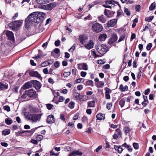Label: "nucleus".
I'll return each mask as SVG.
<instances>
[{"label": "nucleus", "instance_id": "f257e3e1", "mask_svg": "<svg viewBox=\"0 0 156 156\" xmlns=\"http://www.w3.org/2000/svg\"><path fill=\"white\" fill-rule=\"evenodd\" d=\"M45 14L41 12H34L30 14L28 16L32 22L39 23L44 20Z\"/></svg>", "mask_w": 156, "mask_h": 156}, {"label": "nucleus", "instance_id": "f03ea898", "mask_svg": "<svg viewBox=\"0 0 156 156\" xmlns=\"http://www.w3.org/2000/svg\"><path fill=\"white\" fill-rule=\"evenodd\" d=\"M45 14L41 12H34L30 14L28 16L32 22L39 23L44 20Z\"/></svg>", "mask_w": 156, "mask_h": 156}, {"label": "nucleus", "instance_id": "7ed1b4c3", "mask_svg": "<svg viewBox=\"0 0 156 156\" xmlns=\"http://www.w3.org/2000/svg\"><path fill=\"white\" fill-rule=\"evenodd\" d=\"M37 94L36 91L33 89H30L28 90H25L21 96L22 98H26L28 97L32 99L37 98Z\"/></svg>", "mask_w": 156, "mask_h": 156}, {"label": "nucleus", "instance_id": "20e7f679", "mask_svg": "<svg viewBox=\"0 0 156 156\" xmlns=\"http://www.w3.org/2000/svg\"><path fill=\"white\" fill-rule=\"evenodd\" d=\"M42 114H30L26 116L28 120L33 122H37L40 121Z\"/></svg>", "mask_w": 156, "mask_h": 156}, {"label": "nucleus", "instance_id": "39448f33", "mask_svg": "<svg viewBox=\"0 0 156 156\" xmlns=\"http://www.w3.org/2000/svg\"><path fill=\"white\" fill-rule=\"evenodd\" d=\"M23 23V20L14 21L9 23V26L12 30H19L20 27L22 25Z\"/></svg>", "mask_w": 156, "mask_h": 156}, {"label": "nucleus", "instance_id": "423d86ee", "mask_svg": "<svg viewBox=\"0 0 156 156\" xmlns=\"http://www.w3.org/2000/svg\"><path fill=\"white\" fill-rule=\"evenodd\" d=\"M108 47L104 44L98 45L96 48V50L101 55L105 54L107 51Z\"/></svg>", "mask_w": 156, "mask_h": 156}, {"label": "nucleus", "instance_id": "0eeeda50", "mask_svg": "<svg viewBox=\"0 0 156 156\" xmlns=\"http://www.w3.org/2000/svg\"><path fill=\"white\" fill-rule=\"evenodd\" d=\"M92 28L93 30L97 33L101 32L103 29L102 26L100 24L97 23L93 24Z\"/></svg>", "mask_w": 156, "mask_h": 156}, {"label": "nucleus", "instance_id": "6e6552de", "mask_svg": "<svg viewBox=\"0 0 156 156\" xmlns=\"http://www.w3.org/2000/svg\"><path fill=\"white\" fill-rule=\"evenodd\" d=\"M4 33L6 35L9 40H11L12 41H14L13 34L12 31L8 30L4 31Z\"/></svg>", "mask_w": 156, "mask_h": 156}, {"label": "nucleus", "instance_id": "1a4fd4ad", "mask_svg": "<svg viewBox=\"0 0 156 156\" xmlns=\"http://www.w3.org/2000/svg\"><path fill=\"white\" fill-rule=\"evenodd\" d=\"M83 45L86 48L90 50L93 48L94 43L92 40H90L87 43H85Z\"/></svg>", "mask_w": 156, "mask_h": 156}, {"label": "nucleus", "instance_id": "9d476101", "mask_svg": "<svg viewBox=\"0 0 156 156\" xmlns=\"http://www.w3.org/2000/svg\"><path fill=\"white\" fill-rule=\"evenodd\" d=\"M115 13V12H113L111 10L105 9L104 12L105 15L107 16V18H110L112 17L114 14Z\"/></svg>", "mask_w": 156, "mask_h": 156}, {"label": "nucleus", "instance_id": "9b49d317", "mask_svg": "<svg viewBox=\"0 0 156 156\" xmlns=\"http://www.w3.org/2000/svg\"><path fill=\"white\" fill-rule=\"evenodd\" d=\"M118 37L117 34H113L112 35L111 37L109 40L108 43L109 44H112L115 42L117 40Z\"/></svg>", "mask_w": 156, "mask_h": 156}, {"label": "nucleus", "instance_id": "f8f14e48", "mask_svg": "<svg viewBox=\"0 0 156 156\" xmlns=\"http://www.w3.org/2000/svg\"><path fill=\"white\" fill-rule=\"evenodd\" d=\"M29 75L32 76H34L39 78H41V76L38 72L31 70L29 73Z\"/></svg>", "mask_w": 156, "mask_h": 156}, {"label": "nucleus", "instance_id": "ddd939ff", "mask_svg": "<svg viewBox=\"0 0 156 156\" xmlns=\"http://www.w3.org/2000/svg\"><path fill=\"white\" fill-rule=\"evenodd\" d=\"M78 68L79 69H83L85 70H87L88 69L87 65L85 63L78 64Z\"/></svg>", "mask_w": 156, "mask_h": 156}, {"label": "nucleus", "instance_id": "4468645a", "mask_svg": "<svg viewBox=\"0 0 156 156\" xmlns=\"http://www.w3.org/2000/svg\"><path fill=\"white\" fill-rule=\"evenodd\" d=\"M117 22L116 19H113L109 21L107 23V26L108 27H112L115 25Z\"/></svg>", "mask_w": 156, "mask_h": 156}, {"label": "nucleus", "instance_id": "2eb2a0df", "mask_svg": "<svg viewBox=\"0 0 156 156\" xmlns=\"http://www.w3.org/2000/svg\"><path fill=\"white\" fill-rule=\"evenodd\" d=\"M33 84L34 87L37 90H39L41 87V83L38 81L34 80Z\"/></svg>", "mask_w": 156, "mask_h": 156}, {"label": "nucleus", "instance_id": "dca6fc26", "mask_svg": "<svg viewBox=\"0 0 156 156\" xmlns=\"http://www.w3.org/2000/svg\"><path fill=\"white\" fill-rule=\"evenodd\" d=\"M55 121L54 116L53 115H48L47 118V122L48 123L51 124L53 123Z\"/></svg>", "mask_w": 156, "mask_h": 156}, {"label": "nucleus", "instance_id": "f3484780", "mask_svg": "<svg viewBox=\"0 0 156 156\" xmlns=\"http://www.w3.org/2000/svg\"><path fill=\"white\" fill-rule=\"evenodd\" d=\"M107 37L106 34L103 33L101 34L98 37V40L100 41H105Z\"/></svg>", "mask_w": 156, "mask_h": 156}, {"label": "nucleus", "instance_id": "a211bd4d", "mask_svg": "<svg viewBox=\"0 0 156 156\" xmlns=\"http://www.w3.org/2000/svg\"><path fill=\"white\" fill-rule=\"evenodd\" d=\"M79 39L80 43L84 44L86 42L87 38L83 35H80V36Z\"/></svg>", "mask_w": 156, "mask_h": 156}, {"label": "nucleus", "instance_id": "6ab92c4d", "mask_svg": "<svg viewBox=\"0 0 156 156\" xmlns=\"http://www.w3.org/2000/svg\"><path fill=\"white\" fill-rule=\"evenodd\" d=\"M31 19H30L29 17H28V16L25 20V26L26 27L27 29L29 28L30 24V22H32L31 21Z\"/></svg>", "mask_w": 156, "mask_h": 156}, {"label": "nucleus", "instance_id": "aec40b11", "mask_svg": "<svg viewBox=\"0 0 156 156\" xmlns=\"http://www.w3.org/2000/svg\"><path fill=\"white\" fill-rule=\"evenodd\" d=\"M56 5V4L55 3L53 2L50 3L46 6V8L48 10H51Z\"/></svg>", "mask_w": 156, "mask_h": 156}, {"label": "nucleus", "instance_id": "412c9836", "mask_svg": "<svg viewBox=\"0 0 156 156\" xmlns=\"http://www.w3.org/2000/svg\"><path fill=\"white\" fill-rule=\"evenodd\" d=\"M111 93V91L110 89L108 88H106L105 92V96L106 99H109L110 98V96L109 93Z\"/></svg>", "mask_w": 156, "mask_h": 156}, {"label": "nucleus", "instance_id": "4be33fe9", "mask_svg": "<svg viewBox=\"0 0 156 156\" xmlns=\"http://www.w3.org/2000/svg\"><path fill=\"white\" fill-rule=\"evenodd\" d=\"M32 87V83L29 82H27L26 83L23 87V88L24 90L28 89Z\"/></svg>", "mask_w": 156, "mask_h": 156}, {"label": "nucleus", "instance_id": "5701e85b", "mask_svg": "<svg viewBox=\"0 0 156 156\" xmlns=\"http://www.w3.org/2000/svg\"><path fill=\"white\" fill-rule=\"evenodd\" d=\"M96 117L97 120H103L105 119V115L101 113H98Z\"/></svg>", "mask_w": 156, "mask_h": 156}, {"label": "nucleus", "instance_id": "b1692460", "mask_svg": "<svg viewBox=\"0 0 156 156\" xmlns=\"http://www.w3.org/2000/svg\"><path fill=\"white\" fill-rule=\"evenodd\" d=\"M121 147V146L114 145V146L115 150L119 153H121L123 150V149Z\"/></svg>", "mask_w": 156, "mask_h": 156}, {"label": "nucleus", "instance_id": "393cba45", "mask_svg": "<svg viewBox=\"0 0 156 156\" xmlns=\"http://www.w3.org/2000/svg\"><path fill=\"white\" fill-rule=\"evenodd\" d=\"M37 3L39 4H44L48 3L49 0H35Z\"/></svg>", "mask_w": 156, "mask_h": 156}, {"label": "nucleus", "instance_id": "a878e982", "mask_svg": "<svg viewBox=\"0 0 156 156\" xmlns=\"http://www.w3.org/2000/svg\"><path fill=\"white\" fill-rule=\"evenodd\" d=\"M73 97L76 100H80L81 99V95L78 93H75L74 94Z\"/></svg>", "mask_w": 156, "mask_h": 156}, {"label": "nucleus", "instance_id": "bb28decb", "mask_svg": "<svg viewBox=\"0 0 156 156\" xmlns=\"http://www.w3.org/2000/svg\"><path fill=\"white\" fill-rule=\"evenodd\" d=\"M98 18V20L102 23H104L105 22L106 19L104 17V15H102L100 16H99Z\"/></svg>", "mask_w": 156, "mask_h": 156}, {"label": "nucleus", "instance_id": "cd10ccee", "mask_svg": "<svg viewBox=\"0 0 156 156\" xmlns=\"http://www.w3.org/2000/svg\"><path fill=\"white\" fill-rule=\"evenodd\" d=\"M119 89L122 91L124 92L128 90V87L126 85L124 87L122 84H121L119 86Z\"/></svg>", "mask_w": 156, "mask_h": 156}, {"label": "nucleus", "instance_id": "c85d7f7f", "mask_svg": "<svg viewBox=\"0 0 156 156\" xmlns=\"http://www.w3.org/2000/svg\"><path fill=\"white\" fill-rule=\"evenodd\" d=\"M95 101L93 100L88 102L87 103L88 107H93L95 106Z\"/></svg>", "mask_w": 156, "mask_h": 156}, {"label": "nucleus", "instance_id": "c756f323", "mask_svg": "<svg viewBox=\"0 0 156 156\" xmlns=\"http://www.w3.org/2000/svg\"><path fill=\"white\" fill-rule=\"evenodd\" d=\"M126 101V99L124 98L121 99L119 102V105L121 108H122L124 105Z\"/></svg>", "mask_w": 156, "mask_h": 156}, {"label": "nucleus", "instance_id": "7c9ffc66", "mask_svg": "<svg viewBox=\"0 0 156 156\" xmlns=\"http://www.w3.org/2000/svg\"><path fill=\"white\" fill-rule=\"evenodd\" d=\"M131 130L130 128L128 126H125L124 128V132L126 134L129 133Z\"/></svg>", "mask_w": 156, "mask_h": 156}, {"label": "nucleus", "instance_id": "2f4dec72", "mask_svg": "<svg viewBox=\"0 0 156 156\" xmlns=\"http://www.w3.org/2000/svg\"><path fill=\"white\" fill-rule=\"evenodd\" d=\"M10 132V131L9 129H5L2 132V134L5 136L9 134Z\"/></svg>", "mask_w": 156, "mask_h": 156}, {"label": "nucleus", "instance_id": "473e14b6", "mask_svg": "<svg viewBox=\"0 0 156 156\" xmlns=\"http://www.w3.org/2000/svg\"><path fill=\"white\" fill-rule=\"evenodd\" d=\"M75 106V103L73 101H70L68 105V107L70 109H72L74 108Z\"/></svg>", "mask_w": 156, "mask_h": 156}, {"label": "nucleus", "instance_id": "72a5a7b5", "mask_svg": "<svg viewBox=\"0 0 156 156\" xmlns=\"http://www.w3.org/2000/svg\"><path fill=\"white\" fill-rule=\"evenodd\" d=\"M8 88V85L7 84H3L1 83V90L2 89H6Z\"/></svg>", "mask_w": 156, "mask_h": 156}, {"label": "nucleus", "instance_id": "f704fd0d", "mask_svg": "<svg viewBox=\"0 0 156 156\" xmlns=\"http://www.w3.org/2000/svg\"><path fill=\"white\" fill-rule=\"evenodd\" d=\"M85 84L86 85L93 86V82L92 80H88L85 82Z\"/></svg>", "mask_w": 156, "mask_h": 156}, {"label": "nucleus", "instance_id": "c9c22d12", "mask_svg": "<svg viewBox=\"0 0 156 156\" xmlns=\"http://www.w3.org/2000/svg\"><path fill=\"white\" fill-rule=\"evenodd\" d=\"M155 7L156 3L155 2H153L150 5L149 8V9L151 11H152L155 9Z\"/></svg>", "mask_w": 156, "mask_h": 156}, {"label": "nucleus", "instance_id": "e433bc0d", "mask_svg": "<svg viewBox=\"0 0 156 156\" xmlns=\"http://www.w3.org/2000/svg\"><path fill=\"white\" fill-rule=\"evenodd\" d=\"M41 66L43 67H44L48 65V61H46L41 64Z\"/></svg>", "mask_w": 156, "mask_h": 156}, {"label": "nucleus", "instance_id": "4c0bfd02", "mask_svg": "<svg viewBox=\"0 0 156 156\" xmlns=\"http://www.w3.org/2000/svg\"><path fill=\"white\" fill-rule=\"evenodd\" d=\"M84 81V79L82 78H80L77 79L75 80V82L76 83H80L81 82H83Z\"/></svg>", "mask_w": 156, "mask_h": 156}, {"label": "nucleus", "instance_id": "58836bf2", "mask_svg": "<svg viewBox=\"0 0 156 156\" xmlns=\"http://www.w3.org/2000/svg\"><path fill=\"white\" fill-rule=\"evenodd\" d=\"M138 22V19L135 18L133 20V23L132 25V27L133 28H134L136 26V23Z\"/></svg>", "mask_w": 156, "mask_h": 156}, {"label": "nucleus", "instance_id": "ea45409f", "mask_svg": "<svg viewBox=\"0 0 156 156\" xmlns=\"http://www.w3.org/2000/svg\"><path fill=\"white\" fill-rule=\"evenodd\" d=\"M105 62V59H100L98 60V63L99 64H104Z\"/></svg>", "mask_w": 156, "mask_h": 156}, {"label": "nucleus", "instance_id": "a19ab883", "mask_svg": "<svg viewBox=\"0 0 156 156\" xmlns=\"http://www.w3.org/2000/svg\"><path fill=\"white\" fill-rule=\"evenodd\" d=\"M112 106V104L111 103H108L106 104V108L110 110Z\"/></svg>", "mask_w": 156, "mask_h": 156}, {"label": "nucleus", "instance_id": "79ce46f5", "mask_svg": "<svg viewBox=\"0 0 156 156\" xmlns=\"http://www.w3.org/2000/svg\"><path fill=\"white\" fill-rule=\"evenodd\" d=\"M5 122L7 124L10 125L12 123V121L11 119H5Z\"/></svg>", "mask_w": 156, "mask_h": 156}, {"label": "nucleus", "instance_id": "37998d69", "mask_svg": "<svg viewBox=\"0 0 156 156\" xmlns=\"http://www.w3.org/2000/svg\"><path fill=\"white\" fill-rule=\"evenodd\" d=\"M104 85V83L103 82H99L98 83L97 87H101Z\"/></svg>", "mask_w": 156, "mask_h": 156}, {"label": "nucleus", "instance_id": "c03bdc74", "mask_svg": "<svg viewBox=\"0 0 156 156\" xmlns=\"http://www.w3.org/2000/svg\"><path fill=\"white\" fill-rule=\"evenodd\" d=\"M43 138V136L41 135H37L36 137V139L38 141H40Z\"/></svg>", "mask_w": 156, "mask_h": 156}, {"label": "nucleus", "instance_id": "a18cd8bd", "mask_svg": "<svg viewBox=\"0 0 156 156\" xmlns=\"http://www.w3.org/2000/svg\"><path fill=\"white\" fill-rule=\"evenodd\" d=\"M116 132L117 133L116 134H117L119 136H121L122 135V132L120 130V129H119L118 128L116 129L115 130Z\"/></svg>", "mask_w": 156, "mask_h": 156}, {"label": "nucleus", "instance_id": "49530a36", "mask_svg": "<svg viewBox=\"0 0 156 156\" xmlns=\"http://www.w3.org/2000/svg\"><path fill=\"white\" fill-rule=\"evenodd\" d=\"M60 64L59 62L56 61L54 63V66L56 68H58L60 66Z\"/></svg>", "mask_w": 156, "mask_h": 156}, {"label": "nucleus", "instance_id": "de8ad7c7", "mask_svg": "<svg viewBox=\"0 0 156 156\" xmlns=\"http://www.w3.org/2000/svg\"><path fill=\"white\" fill-rule=\"evenodd\" d=\"M126 14L128 16H130V12L129 9L127 8H125L124 11Z\"/></svg>", "mask_w": 156, "mask_h": 156}, {"label": "nucleus", "instance_id": "09e8293b", "mask_svg": "<svg viewBox=\"0 0 156 156\" xmlns=\"http://www.w3.org/2000/svg\"><path fill=\"white\" fill-rule=\"evenodd\" d=\"M106 5H109L113 4V0H107L105 2Z\"/></svg>", "mask_w": 156, "mask_h": 156}, {"label": "nucleus", "instance_id": "8fccbe9b", "mask_svg": "<svg viewBox=\"0 0 156 156\" xmlns=\"http://www.w3.org/2000/svg\"><path fill=\"white\" fill-rule=\"evenodd\" d=\"M46 107L48 110H51L53 107V105L50 104H48L46 105Z\"/></svg>", "mask_w": 156, "mask_h": 156}, {"label": "nucleus", "instance_id": "3c124183", "mask_svg": "<svg viewBox=\"0 0 156 156\" xmlns=\"http://www.w3.org/2000/svg\"><path fill=\"white\" fill-rule=\"evenodd\" d=\"M154 17L153 16H152L149 17H147L145 18V20L148 22H150L152 20Z\"/></svg>", "mask_w": 156, "mask_h": 156}, {"label": "nucleus", "instance_id": "603ef678", "mask_svg": "<svg viewBox=\"0 0 156 156\" xmlns=\"http://www.w3.org/2000/svg\"><path fill=\"white\" fill-rule=\"evenodd\" d=\"M74 152L76 156L77 155H81L82 154V153L78 150L76 151H74Z\"/></svg>", "mask_w": 156, "mask_h": 156}, {"label": "nucleus", "instance_id": "864d4df0", "mask_svg": "<svg viewBox=\"0 0 156 156\" xmlns=\"http://www.w3.org/2000/svg\"><path fill=\"white\" fill-rule=\"evenodd\" d=\"M152 45L151 43H149L147 46L146 48L148 50H150L152 47Z\"/></svg>", "mask_w": 156, "mask_h": 156}, {"label": "nucleus", "instance_id": "5fc2aeb1", "mask_svg": "<svg viewBox=\"0 0 156 156\" xmlns=\"http://www.w3.org/2000/svg\"><path fill=\"white\" fill-rule=\"evenodd\" d=\"M133 146L134 148L136 149H138L139 148V145L137 143H134L133 144Z\"/></svg>", "mask_w": 156, "mask_h": 156}, {"label": "nucleus", "instance_id": "6e6d98bb", "mask_svg": "<svg viewBox=\"0 0 156 156\" xmlns=\"http://www.w3.org/2000/svg\"><path fill=\"white\" fill-rule=\"evenodd\" d=\"M71 73L70 72H65L63 73V75L64 77H67L70 75Z\"/></svg>", "mask_w": 156, "mask_h": 156}, {"label": "nucleus", "instance_id": "4d7b16f0", "mask_svg": "<svg viewBox=\"0 0 156 156\" xmlns=\"http://www.w3.org/2000/svg\"><path fill=\"white\" fill-rule=\"evenodd\" d=\"M4 109L6 110L7 112H9L10 110V107L8 105H6L4 107Z\"/></svg>", "mask_w": 156, "mask_h": 156}, {"label": "nucleus", "instance_id": "13d9d810", "mask_svg": "<svg viewBox=\"0 0 156 156\" xmlns=\"http://www.w3.org/2000/svg\"><path fill=\"white\" fill-rule=\"evenodd\" d=\"M43 72L45 74H49L48 70V68L44 69L43 70Z\"/></svg>", "mask_w": 156, "mask_h": 156}, {"label": "nucleus", "instance_id": "bf43d9fd", "mask_svg": "<svg viewBox=\"0 0 156 156\" xmlns=\"http://www.w3.org/2000/svg\"><path fill=\"white\" fill-rule=\"evenodd\" d=\"M75 48V44H74L71 48L69 49V51L70 52H73Z\"/></svg>", "mask_w": 156, "mask_h": 156}, {"label": "nucleus", "instance_id": "052dcab7", "mask_svg": "<svg viewBox=\"0 0 156 156\" xmlns=\"http://www.w3.org/2000/svg\"><path fill=\"white\" fill-rule=\"evenodd\" d=\"M60 41L59 40H58L55 42V44L56 47L60 45Z\"/></svg>", "mask_w": 156, "mask_h": 156}, {"label": "nucleus", "instance_id": "680f3d73", "mask_svg": "<svg viewBox=\"0 0 156 156\" xmlns=\"http://www.w3.org/2000/svg\"><path fill=\"white\" fill-rule=\"evenodd\" d=\"M125 37V35H122L120 37L119 40L118 41V42H120L122 41Z\"/></svg>", "mask_w": 156, "mask_h": 156}, {"label": "nucleus", "instance_id": "e2e57ef3", "mask_svg": "<svg viewBox=\"0 0 156 156\" xmlns=\"http://www.w3.org/2000/svg\"><path fill=\"white\" fill-rule=\"evenodd\" d=\"M87 74V73L84 71H82L80 73V75L83 77H85Z\"/></svg>", "mask_w": 156, "mask_h": 156}, {"label": "nucleus", "instance_id": "0e129e2a", "mask_svg": "<svg viewBox=\"0 0 156 156\" xmlns=\"http://www.w3.org/2000/svg\"><path fill=\"white\" fill-rule=\"evenodd\" d=\"M65 100V98L62 96H60L59 97L58 100L59 102H63Z\"/></svg>", "mask_w": 156, "mask_h": 156}, {"label": "nucleus", "instance_id": "69168bd1", "mask_svg": "<svg viewBox=\"0 0 156 156\" xmlns=\"http://www.w3.org/2000/svg\"><path fill=\"white\" fill-rule=\"evenodd\" d=\"M48 82L49 83H51V84H53L54 83V82L53 79H52V78H49L48 79Z\"/></svg>", "mask_w": 156, "mask_h": 156}, {"label": "nucleus", "instance_id": "338daca9", "mask_svg": "<svg viewBox=\"0 0 156 156\" xmlns=\"http://www.w3.org/2000/svg\"><path fill=\"white\" fill-rule=\"evenodd\" d=\"M110 66L109 64H106L104 65L103 68L105 69H107L110 68Z\"/></svg>", "mask_w": 156, "mask_h": 156}, {"label": "nucleus", "instance_id": "774afa93", "mask_svg": "<svg viewBox=\"0 0 156 156\" xmlns=\"http://www.w3.org/2000/svg\"><path fill=\"white\" fill-rule=\"evenodd\" d=\"M79 115L78 114H76L73 117V119L74 120L77 119L78 118Z\"/></svg>", "mask_w": 156, "mask_h": 156}]
</instances>
